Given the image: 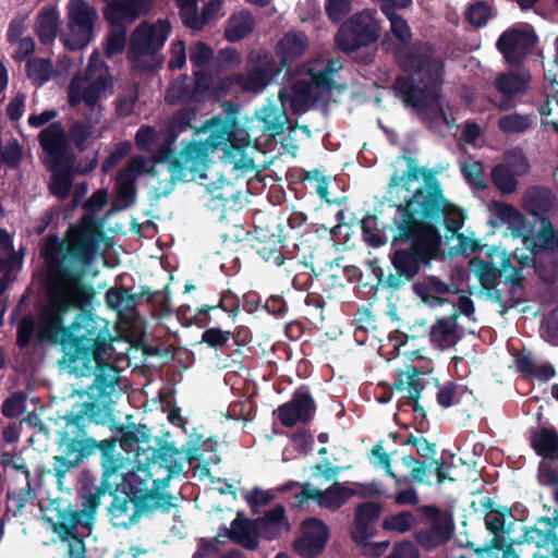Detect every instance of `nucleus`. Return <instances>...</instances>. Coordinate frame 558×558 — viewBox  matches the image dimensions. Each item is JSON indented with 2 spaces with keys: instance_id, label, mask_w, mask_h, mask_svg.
Returning <instances> with one entry per match:
<instances>
[{
  "instance_id": "nucleus-1",
  "label": "nucleus",
  "mask_w": 558,
  "mask_h": 558,
  "mask_svg": "<svg viewBox=\"0 0 558 558\" xmlns=\"http://www.w3.org/2000/svg\"><path fill=\"white\" fill-rule=\"evenodd\" d=\"M425 180V186L416 189L403 204L395 205L392 244L407 246L390 254L395 272L387 276L384 287L391 291L402 289L421 269L430 268L433 262L445 258L437 222L442 221L451 238H463L459 231L464 225V211L445 197L438 180L430 175Z\"/></svg>"
},
{
  "instance_id": "nucleus-2",
  "label": "nucleus",
  "mask_w": 558,
  "mask_h": 558,
  "mask_svg": "<svg viewBox=\"0 0 558 558\" xmlns=\"http://www.w3.org/2000/svg\"><path fill=\"white\" fill-rule=\"evenodd\" d=\"M40 257L47 265V303L38 314V328L32 314L24 315L16 327V345L26 349L37 329V340L60 344L63 355L60 364L70 366V325H63V318L70 311V226L60 241L57 234L45 239Z\"/></svg>"
},
{
  "instance_id": "nucleus-3",
  "label": "nucleus",
  "mask_w": 558,
  "mask_h": 558,
  "mask_svg": "<svg viewBox=\"0 0 558 558\" xmlns=\"http://www.w3.org/2000/svg\"><path fill=\"white\" fill-rule=\"evenodd\" d=\"M225 113L223 118L218 116L209 120V135L205 141H190L179 155H175L172 148L175 138L169 135L168 141L155 151L154 162L167 163L172 181L185 180L187 172L204 178L209 154L216 150H221L225 157L236 165L234 159L244 156L250 141L239 132L238 106L227 101Z\"/></svg>"
},
{
  "instance_id": "nucleus-4",
  "label": "nucleus",
  "mask_w": 558,
  "mask_h": 558,
  "mask_svg": "<svg viewBox=\"0 0 558 558\" xmlns=\"http://www.w3.org/2000/svg\"><path fill=\"white\" fill-rule=\"evenodd\" d=\"M398 66L411 77L397 76L393 83L396 96L405 107L418 111L437 102L441 96L445 61L429 41L416 40L395 52Z\"/></svg>"
},
{
  "instance_id": "nucleus-5",
  "label": "nucleus",
  "mask_w": 558,
  "mask_h": 558,
  "mask_svg": "<svg viewBox=\"0 0 558 558\" xmlns=\"http://www.w3.org/2000/svg\"><path fill=\"white\" fill-rule=\"evenodd\" d=\"M84 335L72 341V374L77 377L94 375V378L86 385V389H72V397L87 396V401L99 402L98 397L112 388L119 379L117 367L109 362L113 338L110 331L87 339L83 338Z\"/></svg>"
},
{
  "instance_id": "nucleus-6",
  "label": "nucleus",
  "mask_w": 558,
  "mask_h": 558,
  "mask_svg": "<svg viewBox=\"0 0 558 558\" xmlns=\"http://www.w3.org/2000/svg\"><path fill=\"white\" fill-rule=\"evenodd\" d=\"M104 422V405L100 402L84 401L76 413H72V469L87 462L90 457L100 453V464L125 465L124 459L117 454L116 437L97 440L90 433V425Z\"/></svg>"
},
{
  "instance_id": "nucleus-7",
  "label": "nucleus",
  "mask_w": 558,
  "mask_h": 558,
  "mask_svg": "<svg viewBox=\"0 0 558 558\" xmlns=\"http://www.w3.org/2000/svg\"><path fill=\"white\" fill-rule=\"evenodd\" d=\"M124 465H101L100 484L96 485L97 474L83 470L76 478V492L81 500V509H72V558H86L85 545L77 530L83 529L87 535L94 526L95 515L100 505V498L106 493H112V480L118 478V471Z\"/></svg>"
},
{
  "instance_id": "nucleus-8",
  "label": "nucleus",
  "mask_w": 558,
  "mask_h": 558,
  "mask_svg": "<svg viewBox=\"0 0 558 558\" xmlns=\"http://www.w3.org/2000/svg\"><path fill=\"white\" fill-rule=\"evenodd\" d=\"M171 23L167 19H158L154 23L142 22L130 37L128 59L134 71L154 73L162 68L163 58L157 53L165 46Z\"/></svg>"
},
{
  "instance_id": "nucleus-9",
  "label": "nucleus",
  "mask_w": 558,
  "mask_h": 558,
  "mask_svg": "<svg viewBox=\"0 0 558 558\" xmlns=\"http://www.w3.org/2000/svg\"><path fill=\"white\" fill-rule=\"evenodd\" d=\"M95 288L83 281V271L72 268V310H80L72 320V339H84L109 332L107 320L94 313Z\"/></svg>"
},
{
  "instance_id": "nucleus-10",
  "label": "nucleus",
  "mask_w": 558,
  "mask_h": 558,
  "mask_svg": "<svg viewBox=\"0 0 558 558\" xmlns=\"http://www.w3.org/2000/svg\"><path fill=\"white\" fill-rule=\"evenodd\" d=\"M380 33L376 12L363 10L352 14L340 25L335 35V45L341 52L350 54L376 44Z\"/></svg>"
},
{
  "instance_id": "nucleus-11",
  "label": "nucleus",
  "mask_w": 558,
  "mask_h": 558,
  "mask_svg": "<svg viewBox=\"0 0 558 558\" xmlns=\"http://www.w3.org/2000/svg\"><path fill=\"white\" fill-rule=\"evenodd\" d=\"M233 238L232 242L248 241L250 246L264 262L272 263L276 267H281L284 264L286 256L281 251L284 246V239L269 227L256 226L253 231H248L234 226Z\"/></svg>"
},
{
  "instance_id": "nucleus-12",
  "label": "nucleus",
  "mask_w": 558,
  "mask_h": 558,
  "mask_svg": "<svg viewBox=\"0 0 558 558\" xmlns=\"http://www.w3.org/2000/svg\"><path fill=\"white\" fill-rule=\"evenodd\" d=\"M417 511L426 522H430V526L415 532L416 543L426 550L445 545L453 532L452 515L435 505L420 506Z\"/></svg>"
},
{
  "instance_id": "nucleus-13",
  "label": "nucleus",
  "mask_w": 558,
  "mask_h": 558,
  "mask_svg": "<svg viewBox=\"0 0 558 558\" xmlns=\"http://www.w3.org/2000/svg\"><path fill=\"white\" fill-rule=\"evenodd\" d=\"M280 72L281 69L272 54L260 49L248 54L246 72L236 76V83L245 92L258 93Z\"/></svg>"
},
{
  "instance_id": "nucleus-14",
  "label": "nucleus",
  "mask_w": 558,
  "mask_h": 558,
  "mask_svg": "<svg viewBox=\"0 0 558 558\" xmlns=\"http://www.w3.org/2000/svg\"><path fill=\"white\" fill-rule=\"evenodd\" d=\"M102 236V225L95 223L89 216H83L76 225H72V262L89 266Z\"/></svg>"
},
{
  "instance_id": "nucleus-15",
  "label": "nucleus",
  "mask_w": 558,
  "mask_h": 558,
  "mask_svg": "<svg viewBox=\"0 0 558 558\" xmlns=\"http://www.w3.org/2000/svg\"><path fill=\"white\" fill-rule=\"evenodd\" d=\"M158 448L144 449L141 446L136 448L135 457L138 463L154 469L165 468L168 472L167 478L180 474L183 471L182 450L174 442L158 441Z\"/></svg>"
},
{
  "instance_id": "nucleus-16",
  "label": "nucleus",
  "mask_w": 558,
  "mask_h": 558,
  "mask_svg": "<svg viewBox=\"0 0 558 558\" xmlns=\"http://www.w3.org/2000/svg\"><path fill=\"white\" fill-rule=\"evenodd\" d=\"M315 413V400L305 386L298 388L290 401L274 410V415L284 427H293L298 423L307 424L313 420Z\"/></svg>"
},
{
  "instance_id": "nucleus-17",
  "label": "nucleus",
  "mask_w": 558,
  "mask_h": 558,
  "mask_svg": "<svg viewBox=\"0 0 558 558\" xmlns=\"http://www.w3.org/2000/svg\"><path fill=\"white\" fill-rule=\"evenodd\" d=\"M424 388L425 381L422 378V373L412 364H407L405 369L399 371L396 374L392 386L390 387V389H396L397 391H408L407 397L399 401V409L404 405L410 407L415 413V417L417 418L420 416L422 421L426 418V412L418 400Z\"/></svg>"
},
{
  "instance_id": "nucleus-18",
  "label": "nucleus",
  "mask_w": 558,
  "mask_h": 558,
  "mask_svg": "<svg viewBox=\"0 0 558 558\" xmlns=\"http://www.w3.org/2000/svg\"><path fill=\"white\" fill-rule=\"evenodd\" d=\"M39 145L45 154L44 165L52 167L70 161V135L66 134L61 122H51L38 134Z\"/></svg>"
},
{
  "instance_id": "nucleus-19",
  "label": "nucleus",
  "mask_w": 558,
  "mask_h": 558,
  "mask_svg": "<svg viewBox=\"0 0 558 558\" xmlns=\"http://www.w3.org/2000/svg\"><path fill=\"white\" fill-rule=\"evenodd\" d=\"M536 44L537 36L533 31L511 28L499 36L496 47L507 63L520 65Z\"/></svg>"
},
{
  "instance_id": "nucleus-20",
  "label": "nucleus",
  "mask_w": 558,
  "mask_h": 558,
  "mask_svg": "<svg viewBox=\"0 0 558 558\" xmlns=\"http://www.w3.org/2000/svg\"><path fill=\"white\" fill-rule=\"evenodd\" d=\"M329 530L325 522L317 518H307L302 522V534L294 541V550L302 558L319 556L328 542Z\"/></svg>"
},
{
  "instance_id": "nucleus-21",
  "label": "nucleus",
  "mask_w": 558,
  "mask_h": 558,
  "mask_svg": "<svg viewBox=\"0 0 558 558\" xmlns=\"http://www.w3.org/2000/svg\"><path fill=\"white\" fill-rule=\"evenodd\" d=\"M154 0H106L102 13L110 26L131 25L150 12Z\"/></svg>"
},
{
  "instance_id": "nucleus-22",
  "label": "nucleus",
  "mask_w": 558,
  "mask_h": 558,
  "mask_svg": "<svg viewBox=\"0 0 558 558\" xmlns=\"http://www.w3.org/2000/svg\"><path fill=\"white\" fill-rule=\"evenodd\" d=\"M97 16L96 9L84 0H72V51L92 41Z\"/></svg>"
},
{
  "instance_id": "nucleus-23",
  "label": "nucleus",
  "mask_w": 558,
  "mask_h": 558,
  "mask_svg": "<svg viewBox=\"0 0 558 558\" xmlns=\"http://www.w3.org/2000/svg\"><path fill=\"white\" fill-rule=\"evenodd\" d=\"M129 472H123L124 466L118 471V478L112 480V493L120 492L121 495L133 496L134 509L137 508V497L149 494L151 489L148 486L151 477V468L144 463Z\"/></svg>"
},
{
  "instance_id": "nucleus-24",
  "label": "nucleus",
  "mask_w": 558,
  "mask_h": 558,
  "mask_svg": "<svg viewBox=\"0 0 558 558\" xmlns=\"http://www.w3.org/2000/svg\"><path fill=\"white\" fill-rule=\"evenodd\" d=\"M380 513L381 505L376 501H366L356 507L351 531V538L356 545L366 546L367 541L375 535Z\"/></svg>"
},
{
  "instance_id": "nucleus-25",
  "label": "nucleus",
  "mask_w": 558,
  "mask_h": 558,
  "mask_svg": "<svg viewBox=\"0 0 558 558\" xmlns=\"http://www.w3.org/2000/svg\"><path fill=\"white\" fill-rule=\"evenodd\" d=\"M219 535L228 537L232 543L247 549L256 550L259 546V534L255 519L243 517L238 513L232 520L230 527L223 525Z\"/></svg>"
},
{
  "instance_id": "nucleus-26",
  "label": "nucleus",
  "mask_w": 558,
  "mask_h": 558,
  "mask_svg": "<svg viewBox=\"0 0 558 558\" xmlns=\"http://www.w3.org/2000/svg\"><path fill=\"white\" fill-rule=\"evenodd\" d=\"M308 47V40L305 34L288 32L278 41L276 53L280 60L279 68L290 72L293 63L300 60Z\"/></svg>"
},
{
  "instance_id": "nucleus-27",
  "label": "nucleus",
  "mask_w": 558,
  "mask_h": 558,
  "mask_svg": "<svg viewBox=\"0 0 558 558\" xmlns=\"http://www.w3.org/2000/svg\"><path fill=\"white\" fill-rule=\"evenodd\" d=\"M494 85L501 94L498 104L499 110L508 111L515 107V98L526 92L529 82L518 73L508 72L498 75Z\"/></svg>"
},
{
  "instance_id": "nucleus-28",
  "label": "nucleus",
  "mask_w": 558,
  "mask_h": 558,
  "mask_svg": "<svg viewBox=\"0 0 558 558\" xmlns=\"http://www.w3.org/2000/svg\"><path fill=\"white\" fill-rule=\"evenodd\" d=\"M109 87H111V80L107 69L102 70L83 90L76 85L75 78H72V108L83 101L93 109Z\"/></svg>"
},
{
  "instance_id": "nucleus-29",
  "label": "nucleus",
  "mask_w": 558,
  "mask_h": 558,
  "mask_svg": "<svg viewBox=\"0 0 558 558\" xmlns=\"http://www.w3.org/2000/svg\"><path fill=\"white\" fill-rule=\"evenodd\" d=\"M259 537L267 541L278 538L283 532L290 530V523L286 515V509L282 505H277L264 515L255 519Z\"/></svg>"
},
{
  "instance_id": "nucleus-30",
  "label": "nucleus",
  "mask_w": 558,
  "mask_h": 558,
  "mask_svg": "<svg viewBox=\"0 0 558 558\" xmlns=\"http://www.w3.org/2000/svg\"><path fill=\"white\" fill-rule=\"evenodd\" d=\"M531 447L535 453L549 461H558V432L553 426H541L531 433Z\"/></svg>"
},
{
  "instance_id": "nucleus-31",
  "label": "nucleus",
  "mask_w": 558,
  "mask_h": 558,
  "mask_svg": "<svg viewBox=\"0 0 558 558\" xmlns=\"http://www.w3.org/2000/svg\"><path fill=\"white\" fill-rule=\"evenodd\" d=\"M556 197L551 190L544 186H534L530 189L523 198L524 209L532 216L541 219L547 217L555 207Z\"/></svg>"
},
{
  "instance_id": "nucleus-32",
  "label": "nucleus",
  "mask_w": 558,
  "mask_h": 558,
  "mask_svg": "<svg viewBox=\"0 0 558 558\" xmlns=\"http://www.w3.org/2000/svg\"><path fill=\"white\" fill-rule=\"evenodd\" d=\"M48 513L44 520L51 531L63 542H70V505H64L60 499H51L47 508Z\"/></svg>"
},
{
  "instance_id": "nucleus-33",
  "label": "nucleus",
  "mask_w": 558,
  "mask_h": 558,
  "mask_svg": "<svg viewBox=\"0 0 558 558\" xmlns=\"http://www.w3.org/2000/svg\"><path fill=\"white\" fill-rule=\"evenodd\" d=\"M137 508L134 509L130 515L131 524L137 522L138 518L143 513L154 512L159 509L163 512L169 511L172 507V495L169 493H161L157 489H151L149 494L142 497H137Z\"/></svg>"
},
{
  "instance_id": "nucleus-34",
  "label": "nucleus",
  "mask_w": 558,
  "mask_h": 558,
  "mask_svg": "<svg viewBox=\"0 0 558 558\" xmlns=\"http://www.w3.org/2000/svg\"><path fill=\"white\" fill-rule=\"evenodd\" d=\"M217 308L222 310L234 319L240 313V300L230 290L222 292L217 305H203L197 310L194 316L195 323L198 326H207L210 323L209 313Z\"/></svg>"
},
{
  "instance_id": "nucleus-35",
  "label": "nucleus",
  "mask_w": 558,
  "mask_h": 558,
  "mask_svg": "<svg viewBox=\"0 0 558 558\" xmlns=\"http://www.w3.org/2000/svg\"><path fill=\"white\" fill-rule=\"evenodd\" d=\"M459 313L436 320L429 330V340L436 348L456 343L457 318Z\"/></svg>"
},
{
  "instance_id": "nucleus-36",
  "label": "nucleus",
  "mask_w": 558,
  "mask_h": 558,
  "mask_svg": "<svg viewBox=\"0 0 558 558\" xmlns=\"http://www.w3.org/2000/svg\"><path fill=\"white\" fill-rule=\"evenodd\" d=\"M197 98V88L187 74H180L166 93V101L172 106L191 104Z\"/></svg>"
},
{
  "instance_id": "nucleus-37",
  "label": "nucleus",
  "mask_w": 558,
  "mask_h": 558,
  "mask_svg": "<svg viewBox=\"0 0 558 558\" xmlns=\"http://www.w3.org/2000/svg\"><path fill=\"white\" fill-rule=\"evenodd\" d=\"M59 27V11L54 7L41 9L37 16L35 33L39 41L48 45L54 40Z\"/></svg>"
},
{
  "instance_id": "nucleus-38",
  "label": "nucleus",
  "mask_w": 558,
  "mask_h": 558,
  "mask_svg": "<svg viewBox=\"0 0 558 558\" xmlns=\"http://www.w3.org/2000/svg\"><path fill=\"white\" fill-rule=\"evenodd\" d=\"M255 21L247 11L233 13L225 27V38L230 43H238L253 32Z\"/></svg>"
},
{
  "instance_id": "nucleus-39",
  "label": "nucleus",
  "mask_w": 558,
  "mask_h": 558,
  "mask_svg": "<svg viewBox=\"0 0 558 558\" xmlns=\"http://www.w3.org/2000/svg\"><path fill=\"white\" fill-rule=\"evenodd\" d=\"M51 173L49 191L60 199L70 196V161L62 162L52 167V163L45 165Z\"/></svg>"
},
{
  "instance_id": "nucleus-40",
  "label": "nucleus",
  "mask_w": 558,
  "mask_h": 558,
  "mask_svg": "<svg viewBox=\"0 0 558 558\" xmlns=\"http://www.w3.org/2000/svg\"><path fill=\"white\" fill-rule=\"evenodd\" d=\"M356 495V492L341 483H335L325 490L317 489V502L319 506L338 509L342 507L350 497Z\"/></svg>"
},
{
  "instance_id": "nucleus-41",
  "label": "nucleus",
  "mask_w": 558,
  "mask_h": 558,
  "mask_svg": "<svg viewBox=\"0 0 558 558\" xmlns=\"http://www.w3.org/2000/svg\"><path fill=\"white\" fill-rule=\"evenodd\" d=\"M477 278L481 286L487 292H492L495 301L498 303L502 302L500 291L497 290L498 278H500L497 266L493 262L481 259L477 269Z\"/></svg>"
},
{
  "instance_id": "nucleus-42",
  "label": "nucleus",
  "mask_w": 558,
  "mask_h": 558,
  "mask_svg": "<svg viewBox=\"0 0 558 558\" xmlns=\"http://www.w3.org/2000/svg\"><path fill=\"white\" fill-rule=\"evenodd\" d=\"M361 229L363 239L368 245L380 247L387 242L385 230L379 227V219L376 215L367 214L361 220Z\"/></svg>"
},
{
  "instance_id": "nucleus-43",
  "label": "nucleus",
  "mask_w": 558,
  "mask_h": 558,
  "mask_svg": "<svg viewBox=\"0 0 558 558\" xmlns=\"http://www.w3.org/2000/svg\"><path fill=\"white\" fill-rule=\"evenodd\" d=\"M507 226L513 238H522L526 247L535 245L534 223H531L519 209Z\"/></svg>"
},
{
  "instance_id": "nucleus-44",
  "label": "nucleus",
  "mask_w": 558,
  "mask_h": 558,
  "mask_svg": "<svg viewBox=\"0 0 558 558\" xmlns=\"http://www.w3.org/2000/svg\"><path fill=\"white\" fill-rule=\"evenodd\" d=\"M498 256L500 257V264L497 266V269L500 277H504L505 281L513 288H522L525 277L521 274V267L513 263V255L508 254L506 251H500Z\"/></svg>"
},
{
  "instance_id": "nucleus-45",
  "label": "nucleus",
  "mask_w": 558,
  "mask_h": 558,
  "mask_svg": "<svg viewBox=\"0 0 558 558\" xmlns=\"http://www.w3.org/2000/svg\"><path fill=\"white\" fill-rule=\"evenodd\" d=\"M25 70L33 84L41 86L50 80L53 66L49 59L33 58L26 62Z\"/></svg>"
},
{
  "instance_id": "nucleus-46",
  "label": "nucleus",
  "mask_w": 558,
  "mask_h": 558,
  "mask_svg": "<svg viewBox=\"0 0 558 558\" xmlns=\"http://www.w3.org/2000/svg\"><path fill=\"white\" fill-rule=\"evenodd\" d=\"M197 108L195 106H184L178 110L171 118L168 132L173 138L187 130L189 128L194 129L192 122L196 119Z\"/></svg>"
},
{
  "instance_id": "nucleus-47",
  "label": "nucleus",
  "mask_w": 558,
  "mask_h": 558,
  "mask_svg": "<svg viewBox=\"0 0 558 558\" xmlns=\"http://www.w3.org/2000/svg\"><path fill=\"white\" fill-rule=\"evenodd\" d=\"M412 289L417 296H423V293L445 295L457 292L454 284L446 283L436 276H428L424 281L415 282Z\"/></svg>"
},
{
  "instance_id": "nucleus-48",
  "label": "nucleus",
  "mask_w": 558,
  "mask_h": 558,
  "mask_svg": "<svg viewBox=\"0 0 558 558\" xmlns=\"http://www.w3.org/2000/svg\"><path fill=\"white\" fill-rule=\"evenodd\" d=\"M532 126L531 116L513 112L499 118L498 128L506 134L526 132Z\"/></svg>"
},
{
  "instance_id": "nucleus-49",
  "label": "nucleus",
  "mask_w": 558,
  "mask_h": 558,
  "mask_svg": "<svg viewBox=\"0 0 558 558\" xmlns=\"http://www.w3.org/2000/svg\"><path fill=\"white\" fill-rule=\"evenodd\" d=\"M493 184L504 194H511L517 190L518 181L513 172L505 165H496L490 172Z\"/></svg>"
},
{
  "instance_id": "nucleus-50",
  "label": "nucleus",
  "mask_w": 558,
  "mask_h": 558,
  "mask_svg": "<svg viewBox=\"0 0 558 558\" xmlns=\"http://www.w3.org/2000/svg\"><path fill=\"white\" fill-rule=\"evenodd\" d=\"M464 391H466L465 386L459 385L453 380H448L442 386L438 387L436 393L437 403L442 408H450L460 402L459 397H461Z\"/></svg>"
},
{
  "instance_id": "nucleus-51",
  "label": "nucleus",
  "mask_w": 558,
  "mask_h": 558,
  "mask_svg": "<svg viewBox=\"0 0 558 558\" xmlns=\"http://www.w3.org/2000/svg\"><path fill=\"white\" fill-rule=\"evenodd\" d=\"M384 14L390 22V31L393 36L402 44H408L412 38L411 28L401 15L390 7L384 8Z\"/></svg>"
},
{
  "instance_id": "nucleus-52",
  "label": "nucleus",
  "mask_w": 558,
  "mask_h": 558,
  "mask_svg": "<svg viewBox=\"0 0 558 558\" xmlns=\"http://www.w3.org/2000/svg\"><path fill=\"white\" fill-rule=\"evenodd\" d=\"M259 120L264 123V130L272 134H280L283 132L286 116L279 109L267 106L264 107L258 116Z\"/></svg>"
},
{
  "instance_id": "nucleus-53",
  "label": "nucleus",
  "mask_w": 558,
  "mask_h": 558,
  "mask_svg": "<svg viewBox=\"0 0 558 558\" xmlns=\"http://www.w3.org/2000/svg\"><path fill=\"white\" fill-rule=\"evenodd\" d=\"M398 159L404 160L407 162L408 169L403 172H399L396 170L390 177L389 186L397 187L401 184L417 181L418 175L421 173V169L416 165L415 158L402 155L399 156Z\"/></svg>"
},
{
  "instance_id": "nucleus-54",
  "label": "nucleus",
  "mask_w": 558,
  "mask_h": 558,
  "mask_svg": "<svg viewBox=\"0 0 558 558\" xmlns=\"http://www.w3.org/2000/svg\"><path fill=\"white\" fill-rule=\"evenodd\" d=\"M129 25L123 26H112L114 29L110 31L107 37V44L105 48V53L108 58H112L119 53H122L126 44V27Z\"/></svg>"
},
{
  "instance_id": "nucleus-55",
  "label": "nucleus",
  "mask_w": 558,
  "mask_h": 558,
  "mask_svg": "<svg viewBox=\"0 0 558 558\" xmlns=\"http://www.w3.org/2000/svg\"><path fill=\"white\" fill-rule=\"evenodd\" d=\"M414 517L410 511H401L397 514L388 515L383 521L385 531H395L398 533H407L411 530Z\"/></svg>"
},
{
  "instance_id": "nucleus-56",
  "label": "nucleus",
  "mask_w": 558,
  "mask_h": 558,
  "mask_svg": "<svg viewBox=\"0 0 558 558\" xmlns=\"http://www.w3.org/2000/svg\"><path fill=\"white\" fill-rule=\"evenodd\" d=\"M490 16L492 8L484 1H477L471 4L465 12L468 22L476 27L486 25Z\"/></svg>"
},
{
  "instance_id": "nucleus-57",
  "label": "nucleus",
  "mask_w": 558,
  "mask_h": 558,
  "mask_svg": "<svg viewBox=\"0 0 558 558\" xmlns=\"http://www.w3.org/2000/svg\"><path fill=\"white\" fill-rule=\"evenodd\" d=\"M23 158V148L17 140L13 138L0 149V166L3 163L10 169H16Z\"/></svg>"
},
{
  "instance_id": "nucleus-58",
  "label": "nucleus",
  "mask_w": 558,
  "mask_h": 558,
  "mask_svg": "<svg viewBox=\"0 0 558 558\" xmlns=\"http://www.w3.org/2000/svg\"><path fill=\"white\" fill-rule=\"evenodd\" d=\"M25 403L26 393L23 391H15L2 402L1 412L8 418L17 417L24 412Z\"/></svg>"
},
{
  "instance_id": "nucleus-59",
  "label": "nucleus",
  "mask_w": 558,
  "mask_h": 558,
  "mask_svg": "<svg viewBox=\"0 0 558 558\" xmlns=\"http://www.w3.org/2000/svg\"><path fill=\"white\" fill-rule=\"evenodd\" d=\"M117 186V198L123 206L129 207L133 205L136 198V181H134V178H121L118 173Z\"/></svg>"
},
{
  "instance_id": "nucleus-60",
  "label": "nucleus",
  "mask_w": 558,
  "mask_h": 558,
  "mask_svg": "<svg viewBox=\"0 0 558 558\" xmlns=\"http://www.w3.org/2000/svg\"><path fill=\"white\" fill-rule=\"evenodd\" d=\"M213 58V48L204 41H197L190 47V61L195 69L205 68Z\"/></svg>"
},
{
  "instance_id": "nucleus-61",
  "label": "nucleus",
  "mask_w": 558,
  "mask_h": 558,
  "mask_svg": "<svg viewBox=\"0 0 558 558\" xmlns=\"http://www.w3.org/2000/svg\"><path fill=\"white\" fill-rule=\"evenodd\" d=\"M512 517L511 508L502 506L496 513L485 518V526L493 534L510 533V529H506V520Z\"/></svg>"
},
{
  "instance_id": "nucleus-62",
  "label": "nucleus",
  "mask_w": 558,
  "mask_h": 558,
  "mask_svg": "<svg viewBox=\"0 0 558 558\" xmlns=\"http://www.w3.org/2000/svg\"><path fill=\"white\" fill-rule=\"evenodd\" d=\"M132 150V144L128 141L119 142L114 145L108 157L102 161L101 171L108 173L114 169L122 159H124Z\"/></svg>"
},
{
  "instance_id": "nucleus-63",
  "label": "nucleus",
  "mask_w": 558,
  "mask_h": 558,
  "mask_svg": "<svg viewBox=\"0 0 558 558\" xmlns=\"http://www.w3.org/2000/svg\"><path fill=\"white\" fill-rule=\"evenodd\" d=\"M541 228L536 233V238L543 248L558 247V232L555 230L548 217H541L538 219Z\"/></svg>"
},
{
  "instance_id": "nucleus-64",
  "label": "nucleus",
  "mask_w": 558,
  "mask_h": 558,
  "mask_svg": "<svg viewBox=\"0 0 558 558\" xmlns=\"http://www.w3.org/2000/svg\"><path fill=\"white\" fill-rule=\"evenodd\" d=\"M461 173L471 186L478 190L486 187V183L483 177V165L481 161H472L462 165Z\"/></svg>"
}]
</instances>
